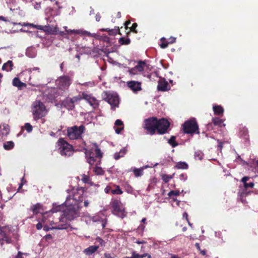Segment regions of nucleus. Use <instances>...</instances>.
<instances>
[{"label":"nucleus","mask_w":258,"mask_h":258,"mask_svg":"<svg viewBox=\"0 0 258 258\" xmlns=\"http://www.w3.org/2000/svg\"><path fill=\"white\" fill-rule=\"evenodd\" d=\"M170 123L164 118L158 120L156 117H151L145 120L144 128L147 130L148 134L153 135L157 130L160 134H165Z\"/></svg>","instance_id":"nucleus-1"},{"label":"nucleus","mask_w":258,"mask_h":258,"mask_svg":"<svg viewBox=\"0 0 258 258\" xmlns=\"http://www.w3.org/2000/svg\"><path fill=\"white\" fill-rule=\"evenodd\" d=\"M12 232L9 226L0 227V244L3 245L4 242L10 243Z\"/></svg>","instance_id":"nucleus-11"},{"label":"nucleus","mask_w":258,"mask_h":258,"mask_svg":"<svg viewBox=\"0 0 258 258\" xmlns=\"http://www.w3.org/2000/svg\"><path fill=\"white\" fill-rule=\"evenodd\" d=\"M102 97L111 105L112 108H115L118 106L119 99L118 95L116 93L104 91L102 93Z\"/></svg>","instance_id":"nucleus-6"},{"label":"nucleus","mask_w":258,"mask_h":258,"mask_svg":"<svg viewBox=\"0 0 258 258\" xmlns=\"http://www.w3.org/2000/svg\"><path fill=\"white\" fill-rule=\"evenodd\" d=\"M36 228L38 230H40L42 228V225L40 223H38L36 225Z\"/></svg>","instance_id":"nucleus-60"},{"label":"nucleus","mask_w":258,"mask_h":258,"mask_svg":"<svg viewBox=\"0 0 258 258\" xmlns=\"http://www.w3.org/2000/svg\"><path fill=\"white\" fill-rule=\"evenodd\" d=\"M168 143L172 146V147H176L177 144L175 143V138L173 136L171 137L169 140Z\"/></svg>","instance_id":"nucleus-41"},{"label":"nucleus","mask_w":258,"mask_h":258,"mask_svg":"<svg viewBox=\"0 0 258 258\" xmlns=\"http://www.w3.org/2000/svg\"><path fill=\"white\" fill-rule=\"evenodd\" d=\"M82 176V180L83 181V182L86 183H90V177L89 176L87 175H85V174H83L81 175Z\"/></svg>","instance_id":"nucleus-40"},{"label":"nucleus","mask_w":258,"mask_h":258,"mask_svg":"<svg viewBox=\"0 0 258 258\" xmlns=\"http://www.w3.org/2000/svg\"><path fill=\"white\" fill-rule=\"evenodd\" d=\"M30 210L35 215L38 213H41L43 215L45 214L43 213L44 209L43 206L40 203H37L32 205L30 208Z\"/></svg>","instance_id":"nucleus-17"},{"label":"nucleus","mask_w":258,"mask_h":258,"mask_svg":"<svg viewBox=\"0 0 258 258\" xmlns=\"http://www.w3.org/2000/svg\"><path fill=\"white\" fill-rule=\"evenodd\" d=\"M175 167L177 169H185L187 168L188 165L185 162H179L176 164Z\"/></svg>","instance_id":"nucleus-31"},{"label":"nucleus","mask_w":258,"mask_h":258,"mask_svg":"<svg viewBox=\"0 0 258 258\" xmlns=\"http://www.w3.org/2000/svg\"><path fill=\"white\" fill-rule=\"evenodd\" d=\"M129 73H130V74H132V75H136V74H138V71L136 69L135 67L133 68H131L129 70Z\"/></svg>","instance_id":"nucleus-50"},{"label":"nucleus","mask_w":258,"mask_h":258,"mask_svg":"<svg viewBox=\"0 0 258 258\" xmlns=\"http://www.w3.org/2000/svg\"><path fill=\"white\" fill-rule=\"evenodd\" d=\"M14 146V143L12 141L7 142L4 144V148L6 150H11L13 148Z\"/></svg>","instance_id":"nucleus-32"},{"label":"nucleus","mask_w":258,"mask_h":258,"mask_svg":"<svg viewBox=\"0 0 258 258\" xmlns=\"http://www.w3.org/2000/svg\"><path fill=\"white\" fill-rule=\"evenodd\" d=\"M13 66L12 61L9 60L3 64L2 70L7 72L11 71L12 70Z\"/></svg>","instance_id":"nucleus-27"},{"label":"nucleus","mask_w":258,"mask_h":258,"mask_svg":"<svg viewBox=\"0 0 258 258\" xmlns=\"http://www.w3.org/2000/svg\"><path fill=\"white\" fill-rule=\"evenodd\" d=\"M26 54L27 56L33 58L36 55V51L34 48L30 47L26 49Z\"/></svg>","instance_id":"nucleus-26"},{"label":"nucleus","mask_w":258,"mask_h":258,"mask_svg":"<svg viewBox=\"0 0 258 258\" xmlns=\"http://www.w3.org/2000/svg\"><path fill=\"white\" fill-rule=\"evenodd\" d=\"M81 34L84 35H87L89 37H96V34H95V33L92 34L88 31H87L85 30H81Z\"/></svg>","instance_id":"nucleus-39"},{"label":"nucleus","mask_w":258,"mask_h":258,"mask_svg":"<svg viewBox=\"0 0 258 258\" xmlns=\"http://www.w3.org/2000/svg\"><path fill=\"white\" fill-rule=\"evenodd\" d=\"M85 155L87 162L91 165L95 163L97 158L100 159L102 156V153L96 143L93 144L91 149L86 151Z\"/></svg>","instance_id":"nucleus-3"},{"label":"nucleus","mask_w":258,"mask_h":258,"mask_svg":"<svg viewBox=\"0 0 258 258\" xmlns=\"http://www.w3.org/2000/svg\"><path fill=\"white\" fill-rule=\"evenodd\" d=\"M81 96L82 99L85 100L94 108L98 107L99 105L98 101L92 95L87 94L86 92H83Z\"/></svg>","instance_id":"nucleus-14"},{"label":"nucleus","mask_w":258,"mask_h":258,"mask_svg":"<svg viewBox=\"0 0 258 258\" xmlns=\"http://www.w3.org/2000/svg\"><path fill=\"white\" fill-rule=\"evenodd\" d=\"M111 206L113 208L112 213L121 218L126 216L124 208L120 201L115 200L111 202Z\"/></svg>","instance_id":"nucleus-10"},{"label":"nucleus","mask_w":258,"mask_h":258,"mask_svg":"<svg viewBox=\"0 0 258 258\" xmlns=\"http://www.w3.org/2000/svg\"><path fill=\"white\" fill-rule=\"evenodd\" d=\"M213 108L215 114L217 115L222 114L224 112V109L220 105H214Z\"/></svg>","instance_id":"nucleus-28"},{"label":"nucleus","mask_w":258,"mask_h":258,"mask_svg":"<svg viewBox=\"0 0 258 258\" xmlns=\"http://www.w3.org/2000/svg\"><path fill=\"white\" fill-rule=\"evenodd\" d=\"M179 178L181 180H185L187 179V176L186 174H181L179 176Z\"/></svg>","instance_id":"nucleus-55"},{"label":"nucleus","mask_w":258,"mask_h":258,"mask_svg":"<svg viewBox=\"0 0 258 258\" xmlns=\"http://www.w3.org/2000/svg\"><path fill=\"white\" fill-rule=\"evenodd\" d=\"M34 8L36 10H39L40 8V4L39 3H36L34 5Z\"/></svg>","instance_id":"nucleus-63"},{"label":"nucleus","mask_w":258,"mask_h":258,"mask_svg":"<svg viewBox=\"0 0 258 258\" xmlns=\"http://www.w3.org/2000/svg\"><path fill=\"white\" fill-rule=\"evenodd\" d=\"M113 127L116 134H120L124 128L123 122L120 119H117L115 121Z\"/></svg>","instance_id":"nucleus-19"},{"label":"nucleus","mask_w":258,"mask_h":258,"mask_svg":"<svg viewBox=\"0 0 258 258\" xmlns=\"http://www.w3.org/2000/svg\"><path fill=\"white\" fill-rule=\"evenodd\" d=\"M32 112L33 118L36 120L45 116L47 111L42 102L39 100H36L33 103Z\"/></svg>","instance_id":"nucleus-4"},{"label":"nucleus","mask_w":258,"mask_h":258,"mask_svg":"<svg viewBox=\"0 0 258 258\" xmlns=\"http://www.w3.org/2000/svg\"><path fill=\"white\" fill-rule=\"evenodd\" d=\"M111 192L113 195H120L122 194V191L119 188V186H116V189L111 190Z\"/></svg>","instance_id":"nucleus-37"},{"label":"nucleus","mask_w":258,"mask_h":258,"mask_svg":"<svg viewBox=\"0 0 258 258\" xmlns=\"http://www.w3.org/2000/svg\"><path fill=\"white\" fill-rule=\"evenodd\" d=\"M179 193L180 192L178 190H171L168 193V196L171 197L172 196H178Z\"/></svg>","instance_id":"nucleus-49"},{"label":"nucleus","mask_w":258,"mask_h":258,"mask_svg":"<svg viewBox=\"0 0 258 258\" xmlns=\"http://www.w3.org/2000/svg\"><path fill=\"white\" fill-rule=\"evenodd\" d=\"M25 128L28 133H30L32 131V126L29 123H26Z\"/></svg>","instance_id":"nucleus-46"},{"label":"nucleus","mask_w":258,"mask_h":258,"mask_svg":"<svg viewBox=\"0 0 258 258\" xmlns=\"http://www.w3.org/2000/svg\"><path fill=\"white\" fill-rule=\"evenodd\" d=\"M105 258H113L111 255L110 253H105L104 254Z\"/></svg>","instance_id":"nucleus-62"},{"label":"nucleus","mask_w":258,"mask_h":258,"mask_svg":"<svg viewBox=\"0 0 258 258\" xmlns=\"http://www.w3.org/2000/svg\"><path fill=\"white\" fill-rule=\"evenodd\" d=\"M32 75H31V76H30L29 80V84L30 85H32V86H37V85L36 84H33V83H32V82H31V79H32Z\"/></svg>","instance_id":"nucleus-61"},{"label":"nucleus","mask_w":258,"mask_h":258,"mask_svg":"<svg viewBox=\"0 0 258 258\" xmlns=\"http://www.w3.org/2000/svg\"><path fill=\"white\" fill-rule=\"evenodd\" d=\"M64 205H65L64 203L61 205H57L56 203H54L53 204L52 208L50 210V212L54 213L61 210H64Z\"/></svg>","instance_id":"nucleus-21"},{"label":"nucleus","mask_w":258,"mask_h":258,"mask_svg":"<svg viewBox=\"0 0 258 258\" xmlns=\"http://www.w3.org/2000/svg\"><path fill=\"white\" fill-rule=\"evenodd\" d=\"M28 24L29 26H30V27H34V28H37L38 29L41 30L42 28V27L41 25H34L33 24H32V23H28Z\"/></svg>","instance_id":"nucleus-52"},{"label":"nucleus","mask_w":258,"mask_h":258,"mask_svg":"<svg viewBox=\"0 0 258 258\" xmlns=\"http://www.w3.org/2000/svg\"><path fill=\"white\" fill-rule=\"evenodd\" d=\"M95 18H96V20L97 21L99 22L100 20L101 16L100 14H96Z\"/></svg>","instance_id":"nucleus-64"},{"label":"nucleus","mask_w":258,"mask_h":258,"mask_svg":"<svg viewBox=\"0 0 258 258\" xmlns=\"http://www.w3.org/2000/svg\"><path fill=\"white\" fill-rule=\"evenodd\" d=\"M111 190L112 189H111V187L109 186H107L105 188L104 191L105 192V193L108 194L110 192H111Z\"/></svg>","instance_id":"nucleus-57"},{"label":"nucleus","mask_w":258,"mask_h":258,"mask_svg":"<svg viewBox=\"0 0 258 258\" xmlns=\"http://www.w3.org/2000/svg\"><path fill=\"white\" fill-rule=\"evenodd\" d=\"M176 38L175 37H170L169 38V41L168 42V43L171 44L175 42Z\"/></svg>","instance_id":"nucleus-59"},{"label":"nucleus","mask_w":258,"mask_h":258,"mask_svg":"<svg viewBox=\"0 0 258 258\" xmlns=\"http://www.w3.org/2000/svg\"><path fill=\"white\" fill-rule=\"evenodd\" d=\"M13 85L15 87H17L19 89L26 87V84L22 82L18 78H15L13 79Z\"/></svg>","instance_id":"nucleus-24"},{"label":"nucleus","mask_w":258,"mask_h":258,"mask_svg":"<svg viewBox=\"0 0 258 258\" xmlns=\"http://www.w3.org/2000/svg\"><path fill=\"white\" fill-rule=\"evenodd\" d=\"M102 31H108L110 34H116L118 30H110L108 28L102 29Z\"/></svg>","instance_id":"nucleus-48"},{"label":"nucleus","mask_w":258,"mask_h":258,"mask_svg":"<svg viewBox=\"0 0 258 258\" xmlns=\"http://www.w3.org/2000/svg\"><path fill=\"white\" fill-rule=\"evenodd\" d=\"M146 65V63L144 61H139L138 64L135 66L136 69L137 70L138 73L142 72L144 71V67Z\"/></svg>","instance_id":"nucleus-30"},{"label":"nucleus","mask_w":258,"mask_h":258,"mask_svg":"<svg viewBox=\"0 0 258 258\" xmlns=\"http://www.w3.org/2000/svg\"><path fill=\"white\" fill-rule=\"evenodd\" d=\"M96 241L101 245H104L105 244L104 241L99 237H97L96 238Z\"/></svg>","instance_id":"nucleus-51"},{"label":"nucleus","mask_w":258,"mask_h":258,"mask_svg":"<svg viewBox=\"0 0 258 258\" xmlns=\"http://www.w3.org/2000/svg\"><path fill=\"white\" fill-rule=\"evenodd\" d=\"M98 248L99 246L96 245L90 246L88 248L85 249L84 252L86 255H90L94 253Z\"/></svg>","instance_id":"nucleus-22"},{"label":"nucleus","mask_w":258,"mask_h":258,"mask_svg":"<svg viewBox=\"0 0 258 258\" xmlns=\"http://www.w3.org/2000/svg\"><path fill=\"white\" fill-rule=\"evenodd\" d=\"M71 83L72 81L70 78L66 76L60 77L56 80L57 88L62 91L67 90Z\"/></svg>","instance_id":"nucleus-12"},{"label":"nucleus","mask_w":258,"mask_h":258,"mask_svg":"<svg viewBox=\"0 0 258 258\" xmlns=\"http://www.w3.org/2000/svg\"><path fill=\"white\" fill-rule=\"evenodd\" d=\"M246 194H247L246 193V192H244V191H243V192H242L240 194V197H241V201H242V203H244V202H245V201H244V200H243L242 199V198H243L244 197H245V196H246Z\"/></svg>","instance_id":"nucleus-58"},{"label":"nucleus","mask_w":258,"mask_h":258,"mask_svg":"<svg viewBox=\"0 0 258 258\" xmlns=\"http://www.w3.org/2000/svg\"><path fill=\"white\" fill-rule=\"evenodd\" d=\"M161 40L163 41V42L160 44V47L162 48H166L168 46V44H169L168 43V42H165V38L164 37L161 38Z\"/></svg>","instance_id":"nucleus-43"},{"label":"nucleus","mask_w":258,"mask_h":258,"mask_svg":"<svg viewBox=\"0 0 258 258\" xmlns=\"http://www.w3.org/2000/svg\"><path fill=\"white\" fill-rule=\"evenodd\" d=\"M66 32L69 34V33H74V34H81V30H67V27L65 26L63 27Z\"/></svg>","instance_id":"nucleus-38"},{"label":"nucleus","mask_w":258,"mask_h":258,"mask_svg":"<svg viewBox=\"0 0 258 258\" xmlns=\"http://www.w3.org/2000/svg\"><path fill=\"white\" fill-rule=\"evenodd\" d=\"M69 227H70V225L66 223V224H63L58 225L55 226H52L51 227H48L47 226H44L43 228V229L46 231H48L50 230H52V229H56V230L67 229Z\"/></svg>","instance_id":"nucleus-18"},{"label":"nucleus","mask_w":258,"mask_h":258,"mask_svg":"<svg viewBox=\"0 0 258 258\" xmlns=\"http://www.w3.org/2000/svg\"><path fill=\"white\" fill-rule=\"evenodd\" d=\"M23 255H27V254L26 253H22V252H21L20 251H19L17 255L16 256V258H24L23 256Z\"/></svg>","instance_id":"nucleus-53"},{"label":"nucleus","mask_w":258,"mask_h":258,"mask_svg":"<svg viewBox=\"0 0 258 258\" xmlns=\"http://www.w3.org/2000/svg\"><path fill=\"white\" fill-rule=\"evenodd\" d=\"M82 100L80 95L74 96L73 98H67L62 102V105L68 110H72L74 108L75 104Z\"/></svg>","instance_id":"nucleus-13"},{"label":"nucleus","mask_w":258,"mask_h":258,"mask_svg":"<svg viewBox=\"0 0 258 258\" xmlns=\"http://www.w3.org/2000/svg\"><path fill=\"white\" fill-rule=\"evenodd\" d=\"M171 178L172 176L164 174L162 176V179L165 183L168 182Z\"/></svg>","instance_id":"nucleus-45"},{"label":"nucleus","mask_w":258,"mask_h":258,"mask_svg":"<svg viewBox=\"0 0 258 258\" xmlns=\"http://www.w3.org/2000/svg\"><path fill=\"white\" fill-rule=\"evenodd\" d=\"M168 82L164 79H161L158 81L157 89L160 91H166L170 89Z\"/></svg>","instance_id":"nucleus-16"},{"label":"nucleus","mask_w":258,"mask_h":258,"mask_svg":"<svg viewBox=\"0 0 258 258\" xmlns=\"http://www.w3.org/2000/svg\"><path fill=\"white\" fill-rule=\"evenodd\" d=\"M57 144L61 155L69 157L73 154L72 146L68 143L63 139H59Z\"/></svg>","instance_id":"nucleus-5"},{"label":"nucleus","mask_w":258,"mask_h":258,"mask_svg":"<svg viewBox=\"0 0 258 258\" xmlns=\"http://www.w3.org/2000/svg\"><path fill=\"white\" fill-rule=\"evenodd\" d=\"M78 84L82 85L83 86H90L93 87L94 86V83L93 82H85L84 83H77Z\"/></svg>","instance_id":"nucleus-47"},{"label":"nucleus","mask_w":258,"mask_h":258,"mask_svg":"<svg viewBox=\"0 0 258 258\" xmlns=\"http://www.w3.org/2000/svg\"><path fill=\"white\" fill-rule=\"evenodd\" d=\"M64 204L66 207L63 213L64 218L69 221H72L80 216L81 206L71 204L69 199L66 200Z\"/></svg>","instance_id":"nucleus-2"},{"label":"nucleus","mask_w":258,"mask_h":258,"mask_svg":"<svg viewBox=\"0 0 258 258\" xmlns=\"http://www.w3.org/2000/svg\"><path fill=\"white\" fill-rule=\"evenodd\" d=\"M34 71H38L37 73H39V69L38 68H33L29 69L28 70V72L30 73V74H31L32 73V72Z\"/></svg>","instance_id":"nucleus-54"},{"label":"nucleus","mask_w":258,"mask_h":258,"mask_svg":"<svg viewBox=\"0 0 258 258\" xmlns=\"http://www.w3.org/2000/svg\"><path fill=\"white\" fill-rule=\"evenodd\" d=\"M195 158L198 160H202L203 159V154L202 152L198 151L195 153Z\"/></svg>","instance_id":"nucleus-44"},{"label":"nucleus","mask_w":258,"mask_h":258,"mask_svg":"<svg viewBox=\"0 0 258 258\" xmlns=\"http://www.w3.org/2000/svg\"><path fill=\"white\" fill-rule=\"evenodd\" d=\"M183 130L186 134H199V128L195 119L188 120L183 124Z\"/></svg>","instance_id":"nucleus-9"},{"label":"nucleus","mask_w":258,"mask_h":258,"mask_svg":"<svg viewBox=\"0 0 258 258\" xmlns=\"http://www.w3.org/2000/svg\"><path fill=\"white\" fill-rule=\"evenodd\" d=\"M137 23H134L131 28V30L135 32H137V31L135 30L136 28H137Z\"/></svg>","instance_id":"nucleus-56"},{"label":"nucleus","mask_w":258,"mask_h":258,"mask_svg":"<svg viewBox=\"0 0 258 258\" xmlns=\"http://www.w3.org/2000/svg\"><path fill=\"white\" fill-rule=\"evenodd\" d=\"M84 220L87 224H89L91 221L94 222L99 221L101 219V218L99 217L98 215H95L94 216H91L89 215H87L84 217Z\"/></svg>","instance_id":"nucleus-20"},{"label":"nucleus","mask_w":258,"mask_h":258,"mask_svg":"<svg viewBox=\"0 0 258 258\" xmlns=\"http://www.w3.org/2000/svg\"><path fill=\"white\" fill-rule=\"evenodd\" d=\"M213 122L214 124L216 125H220L222 123V120L219 118L216 117L213 118Z\"/></svg>","instance_id":"nucleus-42"},{"label":"nucleus","mask_w":258,"mask_h":258,"mask_svg":"<svg viewBox=\"0 0 258 258\" xmlns=\"http://www.w3.org/2000/svg\"><path fill=\"white\" fill-rule=\"evenodd\" d=\"M127 86L134 93L140 91L142 89L141 83L138 81H128L127 82Z\"/></svg>","instance_id":"nucleus-15"},{"label":"nucleus","mask_w":258,"mask_h":258,"mask_svg":"<svg viewBox=\"0 0 258 258\" xmlns=\"http://www.w3.org/2000/svg\"><path fill=\"white\" fill-rule=\"evenodd\" d=\"M83 195V190H76L73 191V194L72 196L68 197L66 200L69 199L71 204L81 206V203L84 199Z\"/></svg>","instance_id":"nucleus-7"},{"label":"nucleus","mask_w":258,"mask_h":258,"mask_svg":"<svg viewBox=\"0 0 258 258\" xmlns=\"http://www.w3.org/2000/svg\"><path fill=\"white\" fill-rule=\"evenodd\" d=\"M127 149L125 148L121 149L119 152H116L114 154V158L118 160L121 157H123L126 153Z\"/></svg>","instance_id":"nucleus-25"},{"label":"nucleus","mask_w":258,"mask_h":258,"mask_svg":"<svg viewBox=\"0 0 258 258\" xmlns=\"http://www.w3.org/2000/svg\"><path fill=\"white\" fill-rule=\"evenodd\" d=\"M133 172L135 174V175L136 177H139L143 175V168H134L133 170Z\"/></svg>","instance_id":"nucleus-34"},{"label":"nucleus","mask_w":258,"mask_h":258,"mask_svg":"<svg viewBox=\"0 0 258 258\" xmlns=\"http://www.w3.org/2000/svg\"><path fill=\"white\" fill-rule=\"evenodd\" d=\"M249 179V177L245 176L241 179L242 182L243 183L244 187L245 189L247 188H252L254 186V183L253 182H247V181Z\"/></svg>","instance_id":"nucleus-23"},{"label":"nucleus","mask_w":258,"mask_h":258,"mask_svg":"<svg viewBox=\"0 0 258 258\" xmlns=\"http://www.w3.org/2000/svg\"><path fill=\"white\" fill-rule=\"evenodd\" d=\"M84 126L76 125L68 127L67 130L68 136L71 140L78 139L81 137V135L84 132Z\"/></svg>","instance_id":"nucleus-8"},{"label":"nucleus","mask_w":258,"mask_h":258,"mask_svg":"<svg viewBox=\"0 0 258 258\" xmlns=\"http://www.w3.org/2000/svg\"><path fill=\"white\" fill-rule=\"evenodd\" d=\"M94 172L97 175H102L104 174V171L100 167L96 166L94 169Z\"/></svg>","instance_id":"nucleus-33"},{"label":"nucleus","mask_w":258,"mask_h":258,"mask_svg":"<svg viewBox=\"0 0 258 258\" xmlns=\"http://www.w3.org/2000/svg\"><path fill=\"white\" fill-rule=\"evenodd\" d=\"M147 255H148V253H147L141 255L136 253L135 251L132 252V256L133 258H143Z\"/></svg>","instance_id":"nucleus-36"},{"label":"nucleus","mask_w":258,"mask_h":258,"mask_svg":"<svg viewBox=\"0 0 258 258\" xmlns=\"http://www.w3.org/2000/svg\"><path fill=\"white\" fill-rule=\"evenodd\" d=\"M10 128L8 124H4L0 127V132L3 135L6 136L9 133Z\"/></svg>","instance_id":"nucleus-29"},{"label":"nucleus","mask_w":258,"mask_h":258,"mask_svg":"<svg viewBox=\"0 0 258 258\" xmlns=\"http://www.w3.org/2000/svg\"><path fill=\"white\" fill-rule=\"evenodd\" d=\"M130 42L131 40L128 38L121 37L119 39V43L121 45H128Z\"/></svg>","instance_id":"nucleus-35"}]
</instances>
